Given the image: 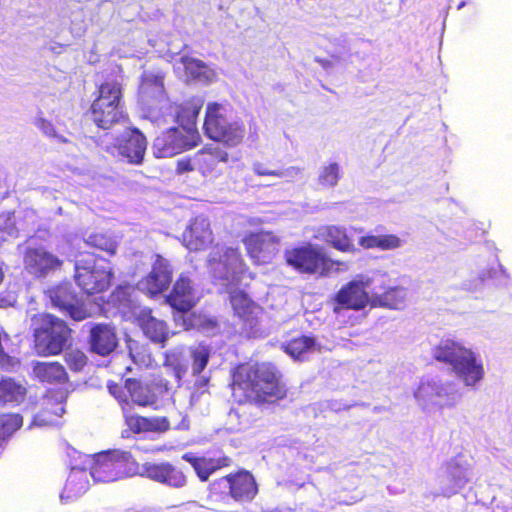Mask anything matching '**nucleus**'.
Here are the masks:
<instances>
[{
  "mask_svg": "<svg viewBox=\"0 0 512 512\" xmlns=\"http://www.w3.org/2000/svg\"><path fill=\"white\" fill-rule=\"evenodd\" d=\"M232 387L234 392L242 391L246 398L258 402L282 398L285 394L275 368L268 363L238 366L233 374Z\"/></svg>",
  "mask_w": 512,
  "mask_h": 512,
  "instance_id": "nucleus-1",
  "label": "nucleus"
},
{
  "mask_svg": "<svg viewBox=\"0 0 512 512\" xmlns=\"http://www.w3.org/2000/svg\"><path fill=\"white\" fill-rule=\"evenodd\" d=\"M437 361L449 364L452 371L468 388L476 387L485 378V368L479 353L452 339H442L434 348Z\"/></svg>",
  "mask_w": 512,
  "mask_h": 512,
  "instance_id": "nucleus-2",
  "label": "nucleus"
},
{
  "mask_svg": "<svg viewBox=\"0 0 512 512\" xmlns=\"http://www.w3.org/2000/svg\"><path fill=\"white\" fill-rule=\"evenodd\" d=\"M139 102L145 117L157 126L174 121L175 107L165 95L163 75L145 71L139 85Z\"/></svg>",
  "mask_w": 512,
  "mask_h": 512,
  "instance_id": "nucleus-3",
  "label": "nucleus"
},
{
  "mask_svg": "<svg viewBox=\"0 0 512 512\" xmlns=\"http://www.w3.org/2000/svg\"><path fill=\"white\" fill-rule=\"evenodd\" d=\"M385 281L386 271L383 270L357 274L337 292L335 301L340 307L336 306L334 312L339 313L341 308L360 311L372 307L373 287L376 284L384 287Z\"/></svg>",
  "mask_w": 512,
  "mask_h": 512,
  "instance_id": "nucleus-4",
  "label": "nucleus"
},
{
  "mask_svg": "<svg viewBox=\"0 0 512 512\" xmlns=\"http://www.w3.org/2000/svg\"><path fill=\"white\" fill-rule=\"evenodd\" d=\"M31 326L39 354L56 355L70 344L71 329L63 320L53 315H34L31 318Z\"/></svg>",
  "mask_w": 512,
  "mask_h": 512,
  "instance_id": "nucleus-5",
  "label": "nucleus"
},
{
  "mask_svg": "<svg viewBox=\"0 0 512 512\" xmlns=\"http://www.w3.org/2000/svg\"><path fill=\"white\" fill-rule=\"evenodd\" d=\"M204 129L210 139L229 147L239 145L246 134L243 123L231 119L230 108L219 103H208Z\"/></svg>",
  "mask_w": 512,
  "mask_h": 512,
  "instance_id": "nucleus-6",
  "label": "nucleus"
},
{
  "mask_svg": "<svg viewBox=\"0 0 512 512\" xmlns=\"http://www.w3.org/2000/svg\"><path fill=\"white\" fill-rule=\"evenodd\" d=\"M91 460L90 475L95 482L110 483L137 474L138 465L128 451H104Z\"/></svg>",
  "mask_w": 512,
  "mask_h": 512,
  "instance_id": "nucleus-7",
  "label": "nucleus"
},
{
  "mask_svg": "<svg viewBox=\"0 0 512 512\" xmlns=\"http://www.w3.org/2000/svg\"><path fill=\"white\" fill-rule=\"evenodd\" d=\"M208 266L213 278L229 288L251 278L237 249L216 246L209 254Z\"/></svg>",
  "mask_w": 512,
  "mask_h": 512,
  "instance_id": "nucleus-8",
  "label": "nucleus"
},
{
  "mask_svg": "<svg viewBox=\"0 0 512 512\" xmlns=\"http://www.w3.org/2000/svg\"><path fill=\"white\" fill-rule=\"evenodd\" d=\"M113 277L112 267L104 260L92 262L78 260L75 264V280L87 294L101 293L108 289Z\"/></svg>",
  "mask_w": 512,
  "mask_h": 512,
  "instance_id": "nucleus-9",
  "label": "nucleus"
},
{
  "mask_svg": "<svg viewBox=\"0 0 512 512\" xmlns=\"http://www.w3.org/2000/svg\"><path fill=\"white\" fill-rule=\"evenodd\" d=\"M230 302L235 314L241 321L242 333L249 337H261L264 334L262 321L264 312L240 290H230Z\"/></svg>",
  "mask_w": 512,
  "mask_h": 512,
  "instance_id": "nucleus-10",
  "label": "nucleus"
},
{
  "mask_svg": "<svg viewBox=\"0 0 512 512\" xmlns=\"http://www.w3.org/2000/svg\"><path fill=\"white\" fill-rule=\"evenodd\" d=\"M198 133H186L182 129L171 127L156 137L153 154L157 158L174 157L197 144Z\"/></svg>",
  "mask_w": 512,
  "mask_h": 512,
  "instance_id": "nucleus-11",
  "label": "nucleus"
},
{
  "mask_svg": "<svg viewBox=\"0 0 512 512\" xmlns=\"http://www.w3.org/2000/svg\"><path fill=\"white\" fill-rule=\"evenodd\" d=\"M51 304L76 321H82L89 312L82 299L68 282L50 287L46 292Z\"/></svg>",
  "mask_w": 512,
  "mask_h": 512,
  "instance_id": "nucleus-12",
  "label": "nucleus"
},
{
  "mask_svg": "<svg viewBox=\"0 0 512 512\" xmlns=\"http://www.w3.org/2000/svg\"><path fill=\"white\" fill-rule=\"evenodd\" d=\"M285 257L289 265L309 274L326 275L334 264L312 245L287 251Z\"/></svg>",
  "mask_w": 512,
  "mask_h": 512,
  "instance_id": "nucleus-13",
  "label": "nucleus"
},
{
  "mask_svg": "<svg viewBox=\"0 0 512 512\" xmlns=\"http://www.w3.org/2000/svg\"><path fill=\"white\" fill-rule=\"evenodd\" d=\"M63 261L43 247H27L23 253L25 271L35 278H45L61 269Z\"/></svg>",
  "mask_w": 512,
  "mask_h": 512,
  "instance_id": "nucleus-14",
  "label": "nucleus"
},
{
  "mask_svg": "<svg viewBox=\"0 0 512 512\" xmlns=\"http://www.w3.org/2000/svg\"><path fill=\"white\" fill-rule=\"evenodd\" d=\"M125 389L133 404L147 407L153 406L159 396L168 390V382L163 379L149 382L129 378L125 381Z\"/></svg>",
  "mask_w": 512,
  "mask_h": 512,
  "instance_id": "nucleus-15",
  "label": "nucleus"
},
{
  "mask_svg": "<svg viewBox=\"0 0 512 512\" xmlns=\"http://www.w3.org/2000/svg\"><path fill=\"white\" fill-rule=\"evenodd\" d=\"M137 474L172 488H182L187 483L185 474L169 462H146L137 468Z\"/></svg>",
  "mask_w": 512,
  "mask_h": 512,
  "instance_id": "nucleus-16",
  "label": "nucleus"
},
{
  "mask_svg": "<svg viewBox=\"0 0 512 512\" xmlns=\"http://www.w3.org/2000/svg\"><path fill=\"white\" fill-rule=\"evenodd\" d=\"M246 250L256 264L272 260L278 251V239L271 232L251 233L243 239Z\"/></svg>",
  "mask_w": 512,
  "mask_h": 512,
  "instance_id": "nucleus-17",
  "label": "nucleus"
},
{
  "mask_svg": "<svg viewBox=\"0 0 512 512\" xmlns=\"http://www.w3.org/2000/svg\"><path fill=\"white\" fill-rule=\"evenodd\" d=\"M197 296L194 288L191 285V281L184 275H181L173 286V290L168 296L169 304L178 311L174 316L176 322L182 321L185 329H188L189 325L185 318L184 313L189 311L196 303Z\"/></svg>",
  "mask_w": 512,
  "mask_h": 512,
  "instance_id": "nucleus-18",
  "label": "nucleus"
},
{
  "mask_svg": "<svg viewBox=\"0 0 512 512\" xmlns=\"http://www.w3.org/2000/svg\"><path fill=\"white\" fill-rule=\"evenodd\" d=\"M470 465L463 459H453L447 463L445 476L442 478L441 493L445 497L457 494L471 479Z\"/></svg>",
  "mask_w": 512,
  "mask_h": 512,
  "instance_id": "nucleus-19",
  "label": "nucleus"
},
{
  "mask_svg": "<svg viewBox=\"0 0 512 512\" xmlns=\"http://www.w3.org/2000/svg\"><path fill=\"white\" fill-rule=\"evenodd\" d=\"M172 279V269L167 259L160 255L155 256L152 271L150 274L139 281L137 289L150 295L163 292L170 284Z\"/></svg>",
  "mask_w": 512,
  "mask_h": 512,
  "instance_id": "nucleus-20",
  "label": "nucleus"
},
{
  "mask_svg": "<svg viewBox=\"0 0 512 512\" xmlns=\"http://www.w3.org/2000/svg\"><path fill=\"white\" fill-rule=\"evenodd\" d=\"M115 148L118 151V155L125 158L129 163L139 164L143 160L147 141L139 130L128 129L118 139V144Z\"/></svg>",
  "mask_w": 512,
  "mask_h": 512,
  "instance_id": "nucleus-21",
  "label": "nucleus"
},
{
  "mask_svg": "<svg viewBox=\"0 0 512 512\" xmlns=\"http://www.w3.org/2000/svg\"><path fill=\"white\" fill-rule=\"evenodd\" d=\"M373 287L372 307H381L399 310L404 307L408 295L407 289L402 286H392L389 274L386 272L385 286Z\"/></svg>",
  "mask_w": 512,
  "mask_h": 512,
  "instance_id": "nucleus-22",
  "label": "nucleus"
},
{
  "mask_svg": "<svg viewBox=\"0 0 512 512\" xmlns=\"http://www.w3.org/2000/svg\"><path fill=\"white\" fill-rule=\"evenodd\" d=\"M212 240L210 223L203 215L196 216L183 233V244L190 251L202 250Z\"/></svg>",
  "mask_w": 512,
  "mask_h": 512,
  "instance_id": "nucleus-23",
  "label": "nucleus"
},
{
  "mask_svg": "<svg viewBox=\"0 0 512 512\" xmlns=\"http://www.w3.org/2000/svg\"><path fill=\"white\" fill-rule=\"evenodd\" d=\"M135 315L136 321L144 335L154 343L161 344L163 346L169 339L170 334H174L170 333L166 322L154 317L151 310L147 308H141L135 313Z\"/></svg>",
  "mask_w": 512,
  "mask_h": 512,
  "instance_id": "nucleus-24",
  "label": "nucleus"
},
{
  "mask_svg": "<svg viewBox=\"0 0 512 512\" xmlns=\"http://www.w3.org/2000/svg\"><path fill=\"white\" fill-rule=\"evenodd\" d=\"M89 344L92 352L101 356L109 355L118 345L115 328L103 323L94 325L90 329Z\"/></svg>",
  "mask_w": 512,
  "mask_h": 512,
  "instance_id": "nucleus-25",
  "label": "nucleus"
},
{
  "mask_svg": "<svg viewBox=\"0 0 512 512\" xmlns=\"http://www.w3.org/2000/svg\"><path fill=\"white\" fill-rule=\"evenodd\" d=\"M224 481L229 487L231 497L236 501L248 502L257 494V485L254 477L248 471H240L234 475H228Z\"/></svg>",
  "mask_w": 512,
  "mask_h": 512,
  "instance_id": "nucleus-26",
  "label": "nucleus"
},
{
  "mask_svg": "<svg viewBox=\"0 0 512 512\" xmlns=\"http://www.w3.org/2000/svg\"><path fill=\"white\" fill-rule=\"evenodd\" d=\"M66 393L58 391L46 396L43 410L34 418V424L37 426H51L59 423V418L65 413L63 406L66 400Z\"/></svg>",
  "mask_w": 512,
  "mask_h": 512,
  "instance_id": "nucleus-27",
  "label": "nucleus"
},
{
  "mask_svg": "<svg viewBox=\"0 0 512 512\" xmlns=\"http://www.w3.org/2000/svg\"><path fill=\"white\" fill-rule=\"evenodd\" d=\"M203 102L199 98L186 102L181 107L175 106L174 122H178L181 129L186 133H198L196 130V119L202 108Z\"/></svg>",
  "mask_w": 512,
  "mask_h": 512,
  "instance_id": "nucleus-28",
  "label": "nucleus"
},
{
  "mask_svg": "<svg viewBox=\"0 0 512 512\" xmlns=\"http://www.w3.org/2000/svg\"><path fill=\"white\" fill-rule=\"evenodd\" d=\"M93 122L102 129H108L124 117L123 106L92 103L90 108Z\"/></svg>",
  "mask_w": 512,
  "mask_h": 512,
  "instance_id": "nucleus-29",
  "label": "nucleus"
},
{
  "mask_svg": "<svg viewBox=\"0 0 512 512\" xmlns=\"http://www.w3.org/2000/svg\"><path fill=\"white\" fill-rule=\"evenodd\" d=\"M164 366L170 369L177 382H180L188 371L189 352L183 345L175 346L165 353Z\"/></svg>",
  "mask_w": 512,
  "mask_h": 512,
  "instance_id": "nucleus-30",
  "label": "nucleus"
},
{
  "mask_svg": "<svg viewBox=\"0 0 512 512\" xmlns=\"http://www.w3.org/2000/svg\"><path fill=\"white\" fill-rule=\"evenodd\" d=\"M89 487L88 474L85 469L73 467L68 476L64 492L60 495L63 500H72L84 494Z\"/></svg>",
  "mask_w": 512,
  "mask_h": 512,
  "instance_id": "nucleus-31",
  "label": "nucleus"
},
{
  "mask_svg": "<svg viewBox=\"0 0 512 512\" xmlns=\"http://www.w3.org/2000/svg\"><path fill=\"white\" fill-rule=\"evenodd\" d=\"M179 65L176 68L179 70L183 68L188 77L202 81V82H211L214 80L216 74L201 60L191 58L188 56H182L179 61Z\"/></svg>",
  "mask_w": 512,
  "mask_h": 512,
  "instance_id": "nucleus-32",
  "label": "nucleus"
},
{
  "mask_svg": "<svg viewBox=\"0 0 512 512\" xmlns=\"http://www.w3.org/2000/svg\"><path fill=\"white\" fill-rule=\"evenodd\" d=\"M183 459L189 462L197 476L200 478L201 481L208 480L209 476L216 471L217 469L228 466L229 465V458L223 457L219 459H206V458H195L193 456H190L189 454H185L183 456Z\"/></svg>",
  "mask_w": 512,
  "mask_h": 512,
  "instance_id": "nucleus-33",
  "label": "nucleus"
},
{
  "mask_svg": "<svg viewBox=\"0 0 512 512\" xmlns=\"http://www.w3.org/2000/svg\"><path fill=\"white\" fill-rule=\"evenodd\" d=\"M33 374L39 381L47 383H62L67 379L64 367L57 362H37Z\"/></svg>",
  "mask_w": 512,
  "mask_h": 512,
  "instance_id": "nucleus-34",
  "label": "nucleus"
},
{
  "mask_svg": "<svg viewBox=\"0 0 512 512\" xmlns=\"http://www.w3.org/2000/svg\"><path fill=\"white\" fill-rule=\"evenodd\" d=\"M320 234L326 242L339 251L354 252L356 250L354 244L347 236L346 230L342 227L326 226L321 229Z\"/></svg>",
  "mask_w": 512,
  "mask_h": 512,
  "instance_id": "nucleus-35",
  "label": "nucleus"
},
{
  "mask_svg": "<svg viewBox=\"0 0 512 512\" xmlns=\"http://www.w3.org/2000/svg\"><path fill=\"white\" fill-rule=\"evenodd\" d=\"M358 243L365 249L393 250L402 247L404 241L394 234H384L362 236Z\"/></svg>",
  "mask_w": 512,
  "mask_h": 512,
  "instance_id": "nucleus-36",
  "label": "nucleus"
},
{
  "mask_svg": "<svg viewBox=\"0 0 512 512\" xmlns=\"http://www.w3.org/2000/svg\"><path fill=\"white\" fill-rule=\"evenodd\" d=\"M434 395V407H452L458 399L456 384L452 381H441L435 379Z\"/></svg>",
  "mask_w": 512,
  "mask_h": 512,
  "instance_id": "nucleus-37",
  "label": "nucleus"
},
{
  "mask_svg": "<svg viewBox=\"0 0 512 512\" xmlns=\"http://www.w3.org/2000/svg\"><path fill=\"white\" fill-rule=\"evenodd\" d=\"M26 395V387L21 381L13 378L0 379V402L20 403Z\"/></svg>",
  "mask_w": 512,
  "mask_h": 512,
  "instance_id": "nucleus-38",
  "label": "nucleus"
},
{
  "mask_svg": "<svg viewBox=\"0 0 512 512\" xmlns=\"http://www.w3.org/2000/svg\"><path fill=\"white\" fill-rule=\"evenodd\" d=\"M342 177L339 163L328 161L323 163L317 172V185L321 189H333Z\"/></svg>",
  "mask_w": 512,
  "mask_h": 512,
  "instance_id": "nucleus-39",
  "label": "nucleus"
},
{
  "mask_svg": "<svg viewBox=\"0 0 512 512\" xmlns=\"http://www.w3.org/2000/svg\"><path fill=\"white\" fill-rule=\"evenodd\" d=\"M98 92L99 95L93 101L94 103H100L102 105L109 103V105L123 106L121 102L122 86L118 81H107L101 84Z\"/></svg>",
  "mask_w": 512,
  "mask_h": 512,
  "instance_id": "nucleus-40",
  "label": "nucleus"
},
{
  "mask_svg": "<svg viewBox=\"0 0 512 512\" xmlns=\"http://www.w3.org/2000/svg\"><path fill=\"white\" fill-rule=\"evenodd\" d=\"M85 245L114 255L117 248L116 239L107 233H91L83 239Z\"/></svg>",
  "mask_w": 512,
  "mask_h": 512,
  "instance_id": "nucleus-41",
  "label": "nucleus"
},
{
  "mask_svg": "<svg viewBox=\"0 0 512 512\" xmlns=\"http://www.w3.org/2000/svg\"><path fill=\"white\" fill-rule=\"evenodd\" d=\"M316 350L314 338L302 336L291 340L285 346V352L294 359H302L306 354Z\"/></svg>",
  "mask_w": 512,
  "mask_h": 512,
  "instance_id": "nucleus-42",
  "label": "nucleus"
},
{
  "mask_svg": "<svg viewBox=\"0 0 512 512\" xmlns=\"http://www.w3.org/2000/svg\"><path fill=\"white\" fill-rule=\"evenodd\" d=\"M435 379H424L414 391L416 401L424 408L434 407Z\"/></svg>",
  "mask_w": 512,
  "mask_h": 512,
  "instance_id": "nucleus-43",
  "label": "nucleus"
},
{
  "mask_svg": "<svg viewBox=\"0 0 512 512\" xmlns=\"http://www.w3.org/2000/svg\"><path fill=\"white\" fill-rule=\"evenodd\" d=\"M210 358V349L205 345H197L189 350V360L192 359V375H200L206 368Z\"/></svg>",
  "mask_w": 512,
  "mask_h": 512,
  "instance_id": "nucleus-44",
  "label": "nucleus"
},
{
  "mask_svg": "<svg viewBox=\"0 0 512 512\" xmlns=\"http://www.w3.org/2000/svg\"><path fill=\"white\" fill-rule=\"evenodd\" d=\"M22 426V417L19 414H7L0 417V449L16 430Z\"/></svg>",
  "mask_w": 512,
  "mask_h": 512,
  "instance_id": "nucleus-45",
  "label": "nucleus"
},
{
  "mask_svg": "<svg viewBox=\"0 0 512 512\" xmlns=\"http://www.w3.org/2000/svg\"><path fill=\"white\" fill-rule=\"evenodd\" d=\"M135 292V289L130 286H119L112 294V302L118 303L119 308L125 311L126 309H131L133 307L132 294Z\"/></svg>",
  "mask_w": 512,
  "mask_h": 512,
  "instance_id": "nucleus-46",
  "label": "nucleus"
},
{
  "mask_svg": "<svg viewBox=\"0 0 512 512\" xmlns=\"http://www.w3.org/2000/svg\"><path fill=\"white\" fill-rule=\"evenodd\" d=\"M125 405L122 406V410L125 417V423L128 428L134 433L147 432L146 417L139 415H132L129 413V402L125 400Z\"/></svg>",
  "mask_w": 512,
  "mask_h": 512,
  "instance_id": "nucleus-47",
  "label": "nucleus"
},
{
  "mask_svg": "<svg viewBox=\"0 0 512 512\" xmlns=\"http://www.w3.org/2000/svg\"><path fill=\"white\" fill-rule=\"evenodd\" d=\"M9 340V336L0 328V368L1 369H13L17 364V361L5 353L2 342Z\"/></svg>",
  "mask_w": 512,
  "mask_h": 512,
  "instance_id": "nucleus-48",
  "label": "nucleus"
},
{
  "mask_svg": "<svg viewBox=\"0 0 512 512\" xmlns=\"http://www.w3.org/2000/svg\"><path fill=\"white\" fill-rule=\"evenodd\" d=\"M147 432L163 433L169 430L170 423L166 417L146 418Z\"/></svg>",
  "mask_w": 512,
  "mask_h": 512,
  "instance_id": "nucleus-49",
  "label": "nucleus"
},
{
  "mask_svg": "<svg viewBox=\"0 0 512 512\" xmlns=\"http://www.w3.org/2000/svg\"><path fill=\"white\" fill-rule=\"evenodd\" d=\"M66 361L71 369L79 371L85 366L87 357L83 352L74 350L66 354Z\"/></svg>",
  "mask_w": 512,
  "mask_h": 512,
  "instance_id": "nucleus-50",
  "label": "nucleus"
},
{
  "mask_svg": "<svg viewBox=\"0 0 512 512\" xmlns=\"http://www.w3.org/2000/svg\"><path fill=\"white\" fill-rule=\"evenodd\" d=\"M229 158V155L226 151L221 150L220 148H211L206 151L201 152V159L202 160H216V163L219 162H227Z\"/></svg>",
  "mask_w": 512,
  "mask_h": 512,
  "instance_id": "nucleus-51",
  "label": "nucleus"
},
{
  "mask_svg": "<svg viewBox=\"0 0 512 512\" xmlns=\"http://www.w3.org/2000/svg\"><path fill=\"white\" fill-rule=\"evenodd\" d=\"M36 126L48 137L56 138L60 142H65L66 140L62 137L57 135L54 126L52 123L47 121L46 119L39 118L36 122Z\"/></svg>",
  "mask_w": 512,
  "mask_h": 512,
  "instance_id": "nucleus-52",
  "label": "nucleus"
},
{
  "mask_svg": "<svg viewBox=\"0 0 512 512\" xmlns=\"http://www.w3.org/2000/svg\"><path fill=\"white\" fill-rule=\"evenodd\" d=\"M302 173V170L299 167L291 166L282 170H277L275 172V177L286 178L288 181H292L297 179Z\"/></svg>",
  "mask_w": 512,
  "mask_h": 512,
  "instance_id": "nucleus-53",
  "label": "nucleus"
},
{
  "mask_svg": "<svg viewBox=\"0 0 512 512\" xmlns=\"http://www.w3.org/2000/svg\"><path fill=\"white\" fill-rule=\"evenodd\" d=\"M492 277L491 271L483 272L479 277L468 284H464V288L469 291H477L480 289L482 282L487 278Z\"/></svg>",
  "mask_w": 512,
  "mask_h": 512,
  "instance_id": "nucleus-54",
  "label": "nucleus"
},
{
  "mask_svg": "<svg viewBox=\"0 0 512 512\" xmlns=\"http://www.w3.org/2000/svg\"><path fill=\"white\" fill-rule=\"evenodd\" d=\"M253 172L259 176H275V172L277 170H270L262 163H254L253 164Z\"/></svg>",
  "mask_w": 512,
  "mask_h": 512,
  "instance_id": "nucleus-55",
  "label": "nucleus"
},
{
  "mask_svg": "<svg viewBox=\"0 0 512 512\" xmlns=\"http://www.w3.org/2000/svg\"><path fill=\"white\" fill-rule=\"evenodd\" d=\"M108 390L111 395H113L115 398L119 399L121 402L125 404L126 399H121L122 394V387L115 383H109L108 384Z\"/></svg>",
  "mask_w": 512,
  "mask_h": 512,
  "instance_id": "nucleus-56",
  "label": "nucleus"
},
{
  "mask_svg": "<svg viewBox=\"0 0 512 512\" xmlns=\"http://www.w3.org/2000/svg\"><path fill=\"white\" fill-rule=\"evenodd\" d=\"M198 161L205 165L208 170H213L215 166L217 165L216 160H202L201 159V153L198 155Z\"/></svg>",
  "mask_w": 512,
  "mask_h": 512,
  "instance_id": "nucleus-57",
  "label": "nucleus"
},
{
  "mask_svg": "<svg viewBox=\"0 0 512 512\" xmlns=\"http://www.w3.org/2000/svg\"><path fill=\"white\" fill-rule=\"evenodd\" d=\"M15 301L16 299L14 297H10L9 299L0 297V307L12 306Z\"/></svg>",
  "mask_w": 512,
  "mask_h": 512,
  "instance_id": "nucleus-58",
  "label": "nucleus"
},
{
  "mask_svg": "<svg viewBox=\"0 0 512 512\" xmlns=\"http://www.w3.org/2000/svg\"><path fill=\"white\" fill-rule=\"evenodd\" d=\"M315 61L319 63L324 69H329L332 67V62L328 59L315 58Z\"/></svg>",
  "mask_w": 512,
  "mask_h": 512,
  "instance_id": "nucleus-59",
  "label": "nucleus"
},
{
  "mask_svg": "<svg viewBox=\"0 0 512 512\" xmlns=\"http://www.w3.org/2000/svg\"><path fill=\"white\" fill-rule=\"evenodd\" d=\"M208 380H209V378H207L206 376L202 375V376L199 377V379L196 380L195 384L199 388H202V387L206 386V384L208 383Z\"/></svg>",
  "mask_w": 512,
  "mask_h": 512,
  "instance_id": "nucleus-60",
  "label": "nucleus"
},
{
  "mask_svg": "<svg viewBox=\"0 0 512 512\" xmlns=\"http://www.w3.org/2000/svg\"><path fill=\"white\" fill-rule=\"evenodd\" d=\"M214 327H215V323L213 321L209 320V321H207L206 325L202 327V329L204 331H209V330L214 329Z\"/></svg>",
  "mask_w": 512,
  "mask_h": 512,
  "instance_id": "nucleus-61",
  "label": "nucleus"
},
{
  "mask_svg": "<svg viewBox=\"0 0 512 512\" xmlns=\"http://www.w3.org/2000/svg\"><path fill=\"white\" fill-rule=\"evenodd\" d=\"M3 278H4V271H3L2 264H0V284L3 281Z\"/></svg>",
  "mask_w": 512,
  "mask_h": 512,
  "instance_id": "nucleus-62",
  "label": "nucleus"
},
{
  "mask_svg": "<svg viewBox=\"0 0 512 512\" xmlns=\"http://www.w3.org/2000/svg\"><path fill=\"white\" fill-rule=\"evenodd\" d=\"M499 270L500 272L503 274V275H506V270L504 269V267L502 265H499Z\"/></svg>",
  "mask_w": 512,
  "mask_h": 512,
  "instance_id": "nucleus-63",
  "label": "nucleus"
},
{
  "mask_svg": "<svg viewBox=\"0 0 512 512\" xmlns=\"http://www.w3.org/2000/svg\"><path fill=\"white\" fill-rule=\"evenodd\" d=\"M507 512H512V506L507 509Z\"/></svg>",
  "mask_w": 512,
  "mask_h": 512,
  "instance_id": "nucleus-64",
  "label": "nucleus"
}]
</instances>
